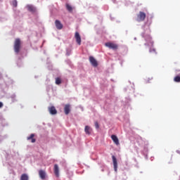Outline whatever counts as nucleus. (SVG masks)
Masks as SVG:
<instances>
[{"mask_svg":"<svg viewBox=\"0 0 180 180\" xmlns=\"http://www.w3.org/2000/svg\"><path fill=\"white\" fill-rule=\"evenodd\" d=\"M14 51L17 54L20 51V39H16L14 42Z\"/></svg>","mask_w":180,"mask_h":180,"instance_id":"obj_1","label":"nucleus"},{"mask_svg":"<svg viewBox=\"0 0 180 180\" xmlns=\"http://www.w3.org/2000/svg\"><path fill=\"white\" fill-rule=\"evenodd\" d=\"M146 13L140 11L136 16V21L137 22H144L146 20Z\"/></svg>","mask_w":180,"mask_h":180,"instance_id":"obj_2","label":"nucleus"},{"mask_svg":"<svg viewBox=\"0 0 180 180\" xmlns=\"http://www.w3.org/2000/svg\"><path fill=\"white\" fill-rule=\"evenodd\" d=\"M105 46L106 47H108V49H110L111 50H117V49H119V45H117V44H115L113 42H107L105 44Z\"/></svg>","mask_w":180,"mask_h":180,"instance_id":"obj_3","label":"nucleus"},{"mask_svg":"<svg viewBox=\"0 0 180 180\" xmlns=\"http://www.w3.org/2000/svg\"><path fill=\"white\" fill-rule=\"evenodd\" d=\"M39 178H41L42 180H44L47 176V173H46V171L41 169L39 171Z\"/></svg>","mask_w":180,"mask_h":180,"instance_id":"obj_4","label":"nucleus"},{"mask_svg":"<svg viewBox=\"0 0 180 180\" xmlns=\"http://www.w3.org/2000/svg\"><path fill=\"white\" fill-rule=\"evenodd\" d=\"M89 61L93 67H98V61L96 59H95V58H94V56L89 57Z\"/></svg>","mask_w":180,"mask_h":180,"instance_id":"obj_5","label":"nucleus"},{"mask_svg":"<svg viewBox=\"0 0 180 180\" xmlns=\"http://www.w3.org/2000/svg\"><path fill=\"white\" fill-rule=\"evenodd\" d=\"M75 38L76 39V41L79 46H81V35L78 32H76L75 34Z\"/></svg>","mask_w":180,"mask_h":180,"instance_id":"obj_6","label":"nucleus"},{"mask_svg":"<svg viewBox=\"0 0 180 180\" xmlns=\"http://www.w3.org/2000/svg\"><path fill=\"white\" fill-rule=\"evenodd\" d=\"M48 110L51 115H57V110L53 105L49 107Z\"/></svg>","mask_w":180,"mask_h":180,"instance_id":"obj_7","label":"nucleus"},{"mask_svg":"<svg viewBox=\"0 0 180 180\" xmlns=\"http://www.w3.org/2000/svg\"><path fill=\"white\" fill-rule=\"evenodd\" d=\"M53 171L56 176L58 178V176H60V169L58 168V165H54Z\"/></svg>","mask_w":180,"mask_h":180,"instance_id":"obj_8","label":"nucleus"},{"mask_svg":"<svg viewBox=\"0 0 180 180\" xmlns=\"http://www.w3.org/2000/svg\"><path fill=\"white\" fill-rule=\"evenodd\" d=\"M55 25L58 30H61V29H63V25L61 24V22L58 20H56L55 21Z\"/></svg>","mask_w":180,"mask_h":180,"instance_id":"obj_9","label":"nucleus"},{"mask_svg":"<svg viewBox=\"0 0 180 180\" xmlns=\"http://www.w3.org/2000/svg\"><path fill=\"white\" fill-rule=\"evenodd\" d=\"M112 158L114 169L115 171H117V159H116V157H115V155H112Z\"/></svg>","mask_w":180,"mask_h":180,"instance_id":"obj_10","label":"nucleus"},{"mask_svg":"<svg viewBox=\"0 0 180 180\" xmlns=\"http://www.w3.org/2000/svg\"><path fill=\"white\" fill-rule=\"evenodd\" d=\"M111 139H112L113 143H115V144H116V146H119L120 144L119 143V139L117 138V136L116 135H112Z\"/></svg>","mask_w":180,"mask_h":180,"instance_id":"obj_11","label":"nucleus"},{"mask_svg":"<svg viewBox=\"0 0 180 180\" xmlns=\"http://www.w3.org/2000/svg\"><path fill=\"white\" fill-rule=\"evenodd\" d=\"M64 112L65 115H69L71 112V108L70 104L65 105L64 108Z\"/></svg>","mask_w":180,"mask_h":180,"instance_id":"obj_12","label":"nucleus"},{"mask_svg":"<svg viewBox=\"0 0 180 180\" xmlns=\"http://www.w3.org/2000/svg\"><path fill=\"white\" fill-rule=\"evenodd\" d=\"M27 140H31V143H36V139H34V134H31L30 136L27 137Z\"/></svg>","mask_w":180,"mask_h":180,"instance_id":"obj_13","label":"nucleus"},{"mask_svg":"<svg viewBox=\"0 0 180 180\" xmlns=\"http://www.w3.org/2000/svg\"><path fill=\"white\" fill-rule=\"evenodd\" d=\"M29 12H32V13H34V12H36V7L32 6V5H28L27 6Z\"/></svg>","mask_w":180,"mask_h":180,"instance_id":"obj_14","label":"nucleus"},{"mask_svg":"<svg viewBox=\"0 0 180 180\" xmlns=\"http://www.w3.org/2000/svg\"><path fill=\"white\" fill-rule=\"evenodd\" d=\"M84 131L86 133V134H91V132L92 131V129H91V127L88 125H86L84 128Z\"/></svg>","mask_w":180,"mask_h":180,"instance_id":"obj_15","label":"nucleus"},{"mask_svg":"<svg viewBox=\"0 0 180 180\" xmlns=\"http://www.w3.org/2000/svg\"><path fill=\"white\" fill-rule=\"evenodd\" d=\"M20 180H29V176H27V174H23L21 175Z\"/></svg>","mask_w":180,"mask_h":180,"instance_id":"obj_16","label":"nucleus"},{"mask_svg":"<svg viewBox=\"0 0 180 180\" xmlns=\"http://www.w3.org/2000/svg\"><path fill=\"white\" fill-rule=\"evenodd\" d=\"M66 8L69 12H72V7L70 4H66Z\"/></svg>","mask_w":180,"mask_h":180,"instance_id":"obj_17","label":"nucleus"},{"mask_svg":"<svg viewBox=\"0 0 180 180\" xmlns=\"http://www.w3.org/2000/svg\"><path fill=\"white\" fill-rule=\"evenodd\" d=\"M174 82H180V76L177 75L174 78Z\"/></svg>","mask_w":180,"mask_h":180,"instance_id":"obj_18","label":"nucleus"},{"mask_svg":"<svg viewBox=\"0 0 180 180\" xmlns=\"http://www.w3.org/2000/svg\"><path fill=\"white\" fill-rule=\"evenodd\" d=\"M56 85H60V84H61V79L60 77L56 79Z\"/></svg>","mask_w":180,"mask_h":180,"instance_id":"obj_19","label":"nucleus"},{"mask_svg":"<svg viewBox=\"0 0 180 180\" xmlns=\"http://www.w3.org/2000/svg\"><path fill=\"white\" fill-rule=\"evenodd\" d=\"M12 5H13V6H14V8H16V6H18V1L13 0L12 1Z\"/></svg>","mask_w":180,"mask_h":180,"instance_id":"obj_20","label":"nucleus"},{"mask_svg":"<svg viewBox=\"0 0 180 180\" xmlns=\"http://www.w3.org/2000/svg\"><path fill=\"white\" fill-rule=\"evenodd\" d=\"M95 127L96 129H99V124L98 123V122H95Z\"/></svg>","mask_w":180,"mask_h":180,"instance_id":"obj_21","label":"nucleus"},{"mask_svg":"<svg viewBox=\"0 0 180 180\" xmlns=\"http://www.w3.org/2000/svg\"><path fill=\"white\" fill-rule=\"evenodd\" d=\"M155 53V49H153L150 50V53Z\"/></svg>","mask_w":180,"mask_h":180,"instance_id":"obj_22","label":"nucleus"},{"mask_svg":"<svg viewBox=\"0 0 180 180\" xmlns=\"http://www.w3.org/2000/svg\"><path fill=\"white\" fill-rule=\"evenodd\" d=\"M2 106H4V103H2V102H0V108H2Z\"/></svg>","mask_w":180,"mask_h":180,"instance_id":"obj_23","label":"nucleus"},{"mask_svg":"<svg viewBox=\"0 0 180 180\" xmlns=\"http://www.w3.org/2000/svg\"><path fill=\"white\" fill-rule=\"evenodd\" d=\"M176 153H178V154H180V151L179 150H177Z\"/></svg>","mask_w":180,"mask_h":180,"instance_id":"obj_24","label":"nucleus"}]
</instances>
